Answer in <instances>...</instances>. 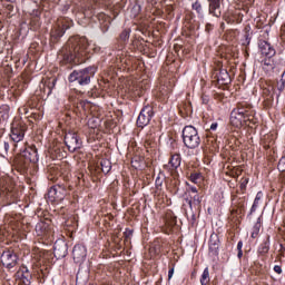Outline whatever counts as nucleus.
<instances>
[{
  "label": "nucleus",
  "mask_w": 285,
  "mask_h": 285,
  "mask_svg": "<svg viewBox=\"0 0 285 285\" xmlns=\"http://www.w3.org/2000/svg\"><path fill=\"white\" fill-rule=\"evenodd\" d=\"M86 50H88V40L86 38L69 39L66 47L62 49L60 57V63H75V66L81 63V57H86Z\"/></svg>",
  "instance_id": "obj_1"
},
{
  "label": "nucleus",
  "mask_w": 285,
  "mask_h": 285,
  "mask_svg": "<svg viewBox=\"0 0 285 285\" xmlns=\"http://www.w3.org/2000/svg\"><path fill=\"white\" fill-rule=\"evenodd\" d=\"M26 130H28V127L24 124L13 122L11 125L10 139L13 142L14 153H21L26 148V142L23 141Z\"/></svg>",
  "instance_id": "obj_2"
},
{
  "label": "nucleus",
  "mask_w": 285,
  "mask_h": 285,
  "mask_svg": "<svg viewBox=\"0 0 285 285\" xmlns=\"http://www.w3.org/2000/svg\"><path fill=\"white\" fill-rule=\"evenodd\" d=\"M183 144L189 150H195L202 145V137H199V131L194 126H185L183 129Z\"/></svg>",
  "instance_id": "obj_3"
},
{
  "label": "nucleus",
  "mask_w": 285,
  "mask_h": 285,
  "mask_svg": "<svg viewBox=\"0 0 285 285\" xmlns=\"http://www.w3.org/2000/svg\"><path fill=\"white\" fill-rule=\"evenodd\" d=\"M96 69L94 67H87L82 70H75L69 76L70 83H79V86H88L90 83V79L95 77Z\"/></svg>",
  "instance_id": "obj_4"
},
{
  "label": "nucleus",
  "mask_w": 285,
  "mask_h": 285,
  "mask_svg": "<svg viewBox=\"0 0 285 285\" xmlns=\"http://www.w3.org/2000/svg\"><path fill=\"white\" fill-rule=\"evenodd\" d=\"M1 264L4 268L8 271H12L19 264V256L17 255V252L12 248H8L2 252L1 256Z\"/></svg>",
  "instance_id": "obj_5"
},
{
  "label": "nucleus",
  "mask_w": 285,
  "mask_h": 285,
  "mask_svg": "<svg viewBox=\"0 0 285 285\" xmlns=\"http://www.w3.org/2000/svg\"><path fill=\"white\" fill-rule=\"evenodd\" d=\"M246 112V102H239L237 108L230 112V124L234 128H242L244 126V115Z\"/></svg>",
  "instance_id": "obj_6"
},
{
  "label": "nucleus",
  "mask_w": 285,
  "mask_h": 285,
  "mask_svg": "<svg viewBox=\"0 0 285 285\" xmlns=\"http://www.w3.org/2000/svg\"><path fill=\"white\" fill-rule=\"evenodd\" d=\"M18 153L21 154L20 159L24 160V168H28L29 164H37V161H39V150L35 145H31L28 148L24 147Z\"/></svg>",
  "instance_id": "obj_7"
},
{
  "label": "nucleus",
  "mask_w": 285,
  "mask_h": 285,
  "mask_svg": "<svg viewBox=\"0 0 285 285\" xmlns=\"http://www.w3.org/2000/svg\"><path fill=\"white\" fill-rule=\"evenodd\" d=\"M69 190L66 185H53L48 191V198L50 202H63Z\"/></svg>",
  "instance_id": "obj_8"
},
{
  "label": "nucleus",
  "mask_w": 285,
  "mask_h": 285,
  "mask_svg": "<svg viewBox=\"0 0 285 285\" xmlns=\"http://www.w3.org/2000/svg\"><path fill=\"white\" fill-rule=\"evenodd\" d=\"M155 115V111L153 110V106H145L137 119V126L138 128H146L150 124V119H153V116Z\"/></svg>",
  "instance_id": "obj_9"
},
{
  "label": "nucleus",
  "mask_w": 285,
  "mask_h": 285,
  "mask_svg": "<svg viewBox=\"0 0 285 285\" xmlns=\"http://www.w3.org/2000/svg\"><path fill=\"white\" fill-rule=\"evenodd\" d=\"M65 144L70 153H75V150L81 148V139H79V135L73 131H69L65 135Z\"/></svg>",
  "instance_id": "obj_10"
},
{
  "label": "nucleus",
  "mask_w": 285,
  "mask_h": 285,
  "mask_svg": "<svg viewBox=\"0 0 285 285\" xmlns=\"http://www.w3.org/2000/svg\"><path fill=\"white\" fill-rule=\"evenodd\" d=\"M87 255H88V249H86V246H83L81 244L73 246L72 257H73V262L76 264H83Z\"/></svg>",
  "instance_id": "obj_11"
},
{
  "label": "nucleus",
  "mask_w": 285,
  "mask_h": 285,
  "mask_svg": "<svg viewBox=\"0 0 285 285\" xmlns=\"http://www.w3.org/2000/svg\"><path fill=\"white\" fill-rule=\"evenodd\" d=\"M255 124H257V118L255 117V109H253L252 105L245 102L244 125L252 128V126H255Z\"/></svg>",
  "instance_id": "obj_12"
},
{
  "label": "nucleus",
  "mask_w": 285,
  "mask_h": 285,
  "mask_svg": "<svg viewBox=\"0 0 285 285\" xmlns=\"http://www.w3.org/2000/svg\"><path fill=\"white\" fill-rule=\"evenodd\" d=\"M258 48L261 55H263V57L265 58L275 57V55H277L275 47H273V45H271V42H268L267 40H259Z\"/></svg>",
  "instance_id": "obj_13"
},
{
  "label": "nucleus",
  "mask_w": 285,
  "mask_h": 285,
  "mask_svg": "<svg viewBox=\"0 0 285 285\" xmlns=\"http://www.w3.org/2000/svg\"><path fill=\"white\" fill-rule=\"evenodd\" d=\"M184 197L191 210L193 208H202V196H199V194H190V191H185Z\"/></svg>",
  "instance_id": "obj_14"
},
{
  "label": "nucleus",
  "mask_w": 285,
  "mask_h": 285,
  "mask_svg": "<svg viewBox=\"0 0 285 285\" xmlns=\"http://www.w3.org/2000/svg\"><path fill=\"white\" fill-rule=\"evenodd\" d=\"M53 255L57 259H63L68 255V244L65 242H56L53 245Z\"/></svg>",
  "instance_id": "obj_15"
},
{
  "label": "nucleus",
  "mask_w": 285,
  "mask_h": 285,
  "mask_svg": "<svg viewBox=\"0 0 285 285\" xmlns=\"http://www.w3.org/2000/svg\"><path fill=\"white\" fill-rule=\"evenodd\" d=\"M177 226V217L173 215V213L166 214L165 216V226L163 227V232L166 235H170L173 233V228Z\"/></svg>",
  "instance_id": "obj_16"
},
{
  "label": "nucleus",
  "mask_w": 285,
  "mask_h": 285,
  "mask_svg": "<svg viewBox=\"0 0 285 285\" xmlns=\"http://www.w3.org/2000/svg\"><path fill=\"white\" fill-rule=\"evenodd\" d=\"M36 233L38 237H48L52 233V229L50 228V224L40 222L36 225Z\"/></svg>",
  "instance_id": "obj_17"
},
{
  "label": "nucleus",
  "mask_w": 285,
  "mask_h": 285,
  "mask_svg": "<svg viewBox=\"0 0 285 285\" xmlns=\"http://www.w3.org/2000/svg\"><path fill=\"white\" fill-rule=\"evenodd\" d=\"M209 1V14L213 17H222V0H208Z\"/></svg>",
  "instance_id": "obj_18"
},
{
  "label": "nucleus",
  "mask_w": 285,
  "mask_h": 285,
  "mask_svg": "<svg viewBox=\"0 0 285 285\" xmlns=\"http://www.w3.org/2000/svg\"><path fill=\"white\" fill-rule=\"evenodd\" d=\"M277 68V60H275V57H267L263 60V70L265 72H273Z\"/></svg>",
  "instance_id": "obj_19"
},
{
  "label": "nucleus",
  "mask_w": 285,
  "mask_h": 285,
  "mask_svg": "<svg viewBox=\"0 0 285 285\" xmlns=\"http://www.w3.org/2000/svg\"><path fill=\"white\" fill-rule=\"evenodd\" d=\"M209 255H219V238L217 235L209 237Z\"/></svg>",
  "instance_id": "obj_20"
},
{
  "label": "nucleus",
  "mask_w": 285,
  "mask_h": 285,
  "mask_svg": "<svg viewBox=\"0 0 285 285\" xmlns=\"http://www.w3.org/2000/svg\"><path fill=\"white\" fill-rule=\"evenodd\" d=\"M216 77L220 86H228V83H230V75L226 69H219V72L216 73Z\"/></svg>",
  "instance_id": "obj_21"
},
{
  "label": "nucleus",
  "mask_w": 285,
  "mask_h": 285,
  "mask_svg": "<svg viewBox=\"0 0 285 285\" xmlns=\"http://www.w3.org/2000/svg\"><path fill=\"white\" fill-rule=\"evenodd\" d=\"M170 170H177L181 166V156L179 154H174L169 159Z\"/></svg>",
  "instance_id": "obj_22"
},
{
  "label": "nucleus",
  "mask_w": 285,
  "mask_h": 285,
  "mask_svg": "<svg viewBox=\"0 0 285 285\" xmlns=\"http://www.w3.org/2000/svg\"><path fill=\"white\" fill-rule=\"evenodd\" d=\"M66 35V31L61 29V27H57L56 29L51 30V41L52 43H57L59 38Z\"/></svg>",
  "instance_id": "obj_23"
},
{
  "label": "nucleus",
  "mask_w": 285,
  "mask_h": 285,
  "mask_svg": "<svg viewBox=\"0 0 285 285\" xmlns=\"http://www.w3.org/2000/svg\"><path fill=\"white\" fill-rule=\"evenodd\" d=\"M131 166L136 170H141V168H144V157H141V156H134L131 158Z\"/></svg>",
  "instance_id": "obj_24"
},
{
  "label": "nucleus",
  "mask_w": 285,
  "mask_h": 285,
  "mask_svg": "<svg viewBox=\"0 0 285 285\" xmlns=\"http://www.w3.org/2000/svg\"><path fill=\"white\" fill-rule=\"evenodd\" d=\"M100 168L105 175H108V173L112 170V163H110L108 159H102L100 161Z\"/></svg>",
  "instance_id": "obj_25"
},
{
  "label": "nucleus",
  "mask_w": 285,
  "mask_h": 285,
  "mask_svg": "<svg viewBox=\"0 0 285 285\" xmlns=\"http://www.w3.org/2000/svg\"><path fill=\"white\" fill-rule=\"evenodd\" d=\"M209 283H210V272L208 271V267H206L202 274L200 284L207 285Z\"/></svg>",
  "instance_id": "obj_26"
},
{
  "label": "nucleus",
  "mask_w": 285,
  "mask_h": 285,
  "mask_svg": "<svg viewBox=\"0 0 285 285\" xmlns=\"http://www.w3.org/2000/svg\"><path fill=\"white\" fill-rule=\"evenodd\" d=\"M8 150H10V144L6 140H0V153L8 155Z\"/></svg>",
  "instance_id": "obj_27"
},
{
  "label": "nucleus",
  "mask_w": 285,
  "mask_h": 285,
  "mask_svg": "<svg viewBox=\"0 0 285 285\" xmlns=\"http://www.w3.org/2000/svg\"><path fill=\"white\" fill-rule=\"evenodd\" d=\"M20 283L23 284V285L32 284V274L21 275Z\"/></svg>",
  "instance_id": "obj_28"
},
{
  "label": "nucleus",
  "mask_w": 285,
  "mask_h": 285,
  "mask_svg": "<svg viewBox=\"0 0 285 285\" xmlns=\"http://www.w3.org/2000/svg\"><path fill=\"white\" fill-rule=\"evenodd\" d=\"M276 88L279 90V92H283L285 88V71L282 73L281 80L277 82Z\"/></svg>",
  "instance_id": "obj_29"
},
{
  "label": "nucleus",
  "mask_w": 285,
  "mask_h": 285,
  "mask_svg": "<svg viewBox=\"0 0 285 285\" xmlns=\"http://www.w3.org/2000/svg\"><path fill=\"white\" fill-rule=\"evenodd\" d=\"M262 228V223L257 222L254 227H253V232H252V238L255 239L257 237V235H259V229Z\"/></svg>",
  "instance_id": "obj_30"
},
{
  "label": "nucleus",
  "mask_w": 285,
  "mask_h": 285,
  "mask_svg": "<svg viewBox=\"0 0 285 285\" xmlns=\"http://www.w3.org/2000/svg\"><path fill=\"white\" fill-rule=\"evenodd\" d=\"M191 8L197 12V14H204V8L202 7V2L196 1Z\"/></svg>",
  "instance_id": "obj_31"
},
{
  "label": "nucleus",
  "mask_w": 285,
  "mask_h": 285,
  "mask_svg": "<svg viewBox=\"0 0 285 285\" xmlns=\"http://www.w3.org/2000/svg\"><path fill=\"white\" fill-rule=\"evenodd\" d=\"M189 181H191L193 184H197L198 181H202V174H190L189 176Z\"/></svg>",
  "instance_id": "obj_32"
},
{
  "label": "nucleus",
  "mask_w": 285,
  "mask_h": 285,
  "mask_svg": "<svg viewBox=\"0 0 285 285\" xmlns=\"http://www.w3.org/2000/svg\"><path fill=\"white\" fill-rule=\"evenodd\" d=\"M131 238H132V230L131 229H126L124 232V242H125V244L130 243Z\"/></svg>",
  "instance_id": "obj_33"
},
{
  "label": "nucleus",
  "mask_w": 285,
  "mask_h": 285,
  "mask_svg": "<svg viewBox=\"0 0 285 285\" xmlns=\"http://www.w3.org/2000/svg\"><path fill=\"white\" fill-rule=\"evenodd\" d=\"M262 199V191H258L255 199H254V204L252 206V210H256L257 206H259V202Z\"/></svg>",
  "instance_id": "obj_34"
},
{
  "label": "nucleus",
  "mask_w": 285,
  "mask_h": 285,
  "mask_svg": "<svg viewBox=\"0 0 285 285\" xmlns=\"http://www.w3.org/2000/svg\"><path fill=\"white\" fill-rule=\"evenodd\" d=\"M120 39H121V41H128V39H130V29H125L120 33Z\"/></svg>",
  "instance_id": "obj_35"
},
{
  "label": "nucleus",
  "mask_w": 285,
  "mask_h": 285,
  "mask_svg": "<svg viewBox=\"0 0 285 285\" xmlns=\"http://www.w3.org/2000/svg\"><path fill=\"white\" fill-rule=\"evenodd\" d=\"M277 168L281 173H285V156H283L277 165Z\"/></svg>",
  "instance_id": "obj_36"
},
{
  "label": "nucleus",
  "mask_w": 285,
  "mask_h": 285,
  "mask_svg": "<svg viewBox=\"0 0 285 285\" xmlns=\"http://www.w3.org/2000/svg\"><path fill=\"white\" fill-rule=\"evenodd\" d=\"M264 108H271L273 106V96L267 97L263 102Z\"/></svg>",
  "instance_id": "obj_37"
},
{
  "label": "nucleus",
  "mask_w": 285,
  "mask_h": 285,
  "mask_svg": "<svg viewBox=\"0 0 285 285\" xmlns=\"http://www.w3.org/2000/svg\"><path fill=\"white\" fill-rule=\"evenodd\" d=\"M18 275H31L30 271L27 266L22 265L20 266V269L18 271Z\"/></svg>",
  "instance_id": "obj_38"
},
{
  "label": "nucleus",
  "mask_w": 285,
  "mask_h": 285,
  "mask_svg": "<svg viewBox=\"0 0 285 285\" xmlns=\"http://www.w3.org/2000/svg\"><path fill=\"white\" fill-rule=\"evenodd\" d=\"M153 144H155L154 138H150V137L148 138V137H147V138L145 139V147H146V148H153Z\"/></svg>",
  "instance_id": "obj_39"
},
{
  "label": "nucleus",
  "mask_w": 285,
  "mask_h": 285,
  "mask_svg": "<svg viewBox=\"0 0 285 285\" xmlns=\"http://www.w3.org/2000/svg\"><path fill=\"white\" fill-rule=\"evenodd\" d=\"M246 186H248V178H243L240 183V190H246Z\"/></svg>",
  "instance_id": "obj_40"
},
{
  "label": "nucleus",
  "mask_w": 285,
  "mask_h": 285,
  "mask_svg": "<svg viewBox=\"0 0 285 285\" xmlns=\"http://www.w3.org/2000/svg\"><path fill=\"white\" fill-rule=\"evenodd\" d=\"M186 193H190V195H199L197 191V187L189 186Z\"/></svg>",
  "instance_id": "obj_41"
},
{
  "label": "nucleus",
  "mask_w": 285,
  "mask_h": 285,
  "mask_svg": "<svg viewBox=\"0 0 285 285\" xmlns=\"http://www.w3.org/2000/svg\"><path fill=\"white\" fill-rule=\"evenodd\" d=\"M164 180L159 177L156 178V188H161Z\"/></svg>",
  "instance_id": "obj_42"
},
{
  "label": "nucleus",
  "mask_w": 285,
  "mask_h": 285,
  "mask_svg": "<svg viewBox=\"0 0 285 285\" xmlns=\"http://www.w3.org/2000/svg\"><path fill=\"white\" fill-rule=\"evenodd\" d=\"M48 179H49V181H57V179H59V177L58 176H53L52 171H50V174L48 176Z\"/></svg>",
  "instance_id": "obj_43"
},
{
  "label": "nucleus",
  "mask_w": 285,
  "mask_h": 285,
  "mask_svg": "<svg viewBox=\"0 0 285 285\" xmlns=\"http://www.w3.org/2000/svg\"><path fill=\"white\" fill-rule=\"evenodd\" d=\"M268 249H269V247H268V242H265V243L263 244V247H262V253H267Z\"/></svg>",
  "instance_id": "obj_44"
},
{
  "label": "nucleus",
  "mask_w": 285,
  "mask_h": 285,
  "mask_svg": "<svg viewBox=\"0 0 285 285\" xmlns=\"http://www.w3.org/2000/svg\"><path fill=\"white\" fill-rule=\"evenodd\" d=\"M274 271H275V273H277V275H282V266L275 265Z\"/></svg>",
  "instance_id": "obj_45"
},
{
  "label": "nucleus",
  "mask_w": 285,
  "mask_h": 285,
  "mask_svg": "<svg viewBox=\"0 0 285 285\" xmlns=\"http://www.w3.org/2000/svg\"><path fill=\"white\" fill-rule=\"evenodd\" d=\"M173 275H175V267L169 268L168 279H173Z\"/></svg>",
  "instance_id": "obj_46"
},
{
  "label": "nucleus",
  "mask_w": 285,
  "mask_h": 285,
  "mask_svg": "<svg viewBox=\"0 0 285 285\" xmlns=\"http://www.w3.org/2000/svg\"><path fill=\"white\" fill-rule=\"evenodd\" d=\"M70 26L68 23H62V26L60 27V30H63L66 32V30H69Z\"/></svg>",
  "instance_id": "obj_47"
},
{
  "label": "nucleus",
  "mask_w": 285,
  "mask_h": 285,
  "mask_svg": "<svg viewBox=\"0 0 285 285\" xmlns=\"http://www.w3.org/2000/svg\"><path fill=\"white\" fill-rule=\"evenodd\" d=\"M202 99H203V104H208V101H210V99L206 95H203Z\"/></svg>",
  "instance_id": "obj_48"
},
{
  "label": "nucleus",
  "mask_w": 285,
  "mask_h": 285,
  "mask_svg": "<svg viewBox=\"0 0 285 285\" xmlns=\"http://www.w3.org/2000/svg\"><path fill=\"white\" fill-rule=\"evenodd\" d=\"M243 246H244V243L239 240L237 244V250H242Z\"/></svg>",
  "instance_id": "obj_49"
},
{
  "label": "nucleus",
  "mask_w": 285,
  "mask_h": 285,
  "mask_svg": "<svg viewBox=\"0 0 285 285\" xmlns=\"http://www.w3.org/2000/svg\"><path fill=\"white\" fill-rule=\"evenodd\" d=\"M217 122H213L212 125H210V130H217Z\"/></svg>",
  "instance_id": "obj_50"
},
{
  "label": "nucleus",
  "mask_w": 285,
  "mask_h": 285,
  "mask_svg": "<svg viewBox=\"0 0 285 285\" xmlns=\"http://www.w3.org/2000/svg\"><path fill=\"white\" fill-rule=\"evenodd\" d=\"M237 257H238V259H242V257H244V252L243 250H238Z\"/></svg>",
  "instance_id": "obj_51"
},
{
  "label": "nucleus",
  "mask_w": 285,
  "mask_h": 285,
  "mask_svg": "<svg viewBox=\"0 0 285 285\" xmlns=\"http://www.w3.org/2000/svg\"><path fill=\"white\" fill-rule=\"evenodd\" d=\"M212 26L208 23L206 24V32H210Z\"/></svg>",
  "instance_id": "obj_52"
},
{
  "label": "nucleus",
  "mask_w": 285,
  "mask_h": 285,
  "mask_svg": "<svg viewBox=\"0 0 285 285\" xmlns=\"http://www.w3.org/2000/svg\"><path fill=\"white\" fill-rule=\"evenodd\" d=\"M2 190H3L4 193H11L10 188H8V187H3Z\"/></svg>",
  "instance_id": "obj_53"
},
{
  "label": "nucleus",
  "mask_w": 285,
  "mask_h": 285,
  "mask_svg": "<svg viewBox=\"0 0 285 285\" xmlns=\"http://www.w3.org/2000/svg\"><path fill=\"white\" fill-rule=\"evenodd\" d=\"M6 1H8L9 3H14V0H6Z\"/></svg>",
  "instance_id": "obj_54"
},
{
  "label": "nucleus",
  "mask_w": 285,
  "mask_h": 285,
  "mask_svg": "<svg viewBox=\"0 0 285 285\" xmlns=\"http://www.w3.org/2000/svg\"><path fill=\"white\" fill-rule=\"evenodd\" d=\"M228 23H235V20H234V19H232V20H229V21H228Z\"/></svg>",
  "instance_id": "obj_55"
},
{
  "label": "nucleus",
  "mask_w": 285,
  "mask_h": 285,
  "mask_svg": "<svg viewBox=\"0 0 285 285\" xmlns=\"http://www.w3.org/2000/svg\"><path fill=\"white\" fill-rule=\"evenodd\" d=\"M246 39H248V35H246Z\"/></svg>",
  "instance_id": "obj_56"
},
{
  "label": "nucleus",
  "mask_w": 285,
  "mask_h": 285,
  "mask_svg": "<svg viewBox=\"0 0 285 285\" xmlns=\"http://www.w3.org/2000/svg\"><path fill=\"white\" fill-rule=\"evenodd\" d=\"M0 268H1V264H0Z\"/></svg>",
  "instance_id": "obj_57"
}]
</instances>
